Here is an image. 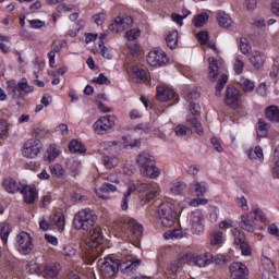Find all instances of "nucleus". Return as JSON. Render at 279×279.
<instances>
[{
    "mask_svg": "<svg viewBox=\"0 0 279 279\" xmlns=\"http://www.w3.org/2000/svg\"><path fill=\"white\" fill-rule=\"evenodd\" d=\"M229 271L232 279H247L250 276V269L241 262H234L230 265Z\"/></svg>",
    "mask_w": 279,
    "mask_h": 279,
    "instance_id": "15",
    "label": "nucleus"
},
{
    "mask_svg": "<svg viewBox=\"0 0 279 279\" xmlns=\"http://www.w3.org/2000/svg\"><path fill=\"white\" fill-rule=\"evenodd\" d=\"M247 156L250 160H259V162H263L265 158L260 146H256L254 150H248Z\"/></svg>",
    "mask_w": 279,
    "mask_h": 279,
    "instance_id": "34",
    "label": "nucleus"
},
{
    "mask_svg": "<svg viewBox=\"0 0 279 279\" xmlns=\"http://www.w3.org/2000/svg\"><path fill=\"white\" fill-rule=\"evenodd\" d=\"M60 156V151L56 146H50V148L47 151V160L48 162H53L56 158Z\"/></svg>",
    "mask_w": 279,
    "mask_h": 279,
    "instance_id": "48",
    "label": "nucleus"
},
{
    "mask_svg": "<svg viewBox=\"0 0 279 279\" xmlns=\"http://www.w3.org/2000/svg\"><path fill=\"white\" fill-rule=\"evenodd\" d=\"M156 97L158 101H161V102L171 101V99L175 97V92L167 85H158Z\"/></svg>",
    "mask_w": 279,
    "mask_h": 279,
    "instance_id": "17",
    "label": "nucleus"
},
{
    "mask_svg": "<svg viewBox=\"0 0 279 279\" xmlns=\"http://www.w3.org/2000/svg\"><path fill=\"white\" fill-rule=\"evenodd\" d=\"M197 38H198L201 45H207V44H208V32H206V31H201V32L197 34Z\"/></svg>",
    "mask_w": 279,
    "mask_h": 279,
    "instance_id": "63",
    "label": "nucleus"
},
{
    "mask_svg": "<svg viewBox=\"0 0 279 279\" xmlns=\"http://www.w3.org/2000/svg\"><path fill=\"white\" fill-rule=\"evenodd\" d=\"M225 239H223V232L221 231H217L213 233V238H211V245H221V243H223Z\"/></svg>",
    "mask_w": 279,
    "mask_h": 279,
    "instance_id": "50",
    "label": "nucleus"
},
{
    "mask_svg": "<svg viewBox=\"0 0 279 279\" xmlns=\"http://www.w3.org/2000/svg\"><path fill=\"white\" fill-rule=\"evenodd\" d=\"M271 12L275 16L279 17V0H274L271 2Z\"/></svg>",
    "mask_w": 279,
    "mask_h": 279,
    "instance_id": "64",
    "label": "nucleus"
},
{
    "mask_svg": "<svg viewBox=\"0 0 279 279\" xmlns=\"http://www.w3.org/2000/svg\"><path fill=\"white\" fill-rule=\"evenodd\" d=\"M60 270L57 265H46L44 267V278H58Z\"/></svg>",
    "mask_w": 279,
    "mask_h": 279,
    "instance_id": "30",
    "label": "nucleus"
},
{
    "mask_svg": "<svg viewBox=\"0 0 279 279\" xmlns=\"http://www.w3.org/2000/svg\"><path fill=\"white\" fill-rule=\"evenodd\" d=\"M157 215L163 228H171V226L175 223V218L178 217L175 205L169 202L161 203L157 209Z\"/></svg>",
    "mask_w": 279,
    "mask_h": 279,
    "instance_id": "5",
    "label": "nucleus"
},
{
    "mask_svg": "<svg viewBox=\"0 0 279 279\" xmlns=\"http://www.w3.org/2000/svg\"><path fill=\"white\" fill-rule=\"evenodd\" d=\"M267 232L271 236H276L277 239L279 238V228L276 226V223L268 225Z\"/></svg>",
    "mask_w": 279,
    "mask_h": 279,
    "instance_id": "60",
    "label": "nucleus"
},
{
    "mask_svg": "<svg viewBox=\"0 0 279 279\" xmlns=\"http://www.w3.org/2000/svg\"><path fill=\"white\" fill-rule=\"evenodd\" d=\"M232 235H233L234 245H241L242 243H245V233L240 229H233Z\"/></svg>",
    "mask_w": 279,
    "mask_h": 279,
    "instance_id": "37",
    "label": "nucleus"
},
{
    "mask_svg": "<svg viewBox=\"0 0 279 279\" xmlns=\"http://www.w3.org/2000/svg\"><path fill=\"white\" fill-rule=\"evenodd\" d=\"M125 221L130 228L133 239H141V236H143V225L138 223L133 218H126Z\"/></svg>",
    "mask_w": 279,
    "mask_h": 279,
    "instance_id": "23",
    "label": "nucleus"
},
{
    "mask_svg": "<svg viewBox=\"0 0 279 279\" xmlns=\"http://www.w3.org/2000/svg\"><path fill=\"white\" fill-rule=\"evenodd\" d=\"M131 141H132V136L128 135V136H122L120 142H108V145L109 147H117V145H120L122 149H131V146H130Z\"/></svg>",
    "mask_w": 279,
    "mask_h": 279,
    "instance_id": "32",
    "label": "nucleus"
},
{
    "mask_svg": "<svg viewBox=\"0 0 279 279\" xmlns=\"http://www.w3.org/2000/svg\"><path fill=\"white\" fill-rule=\"evenodd\" d=\"M49 134V131L45 128H36L33 131V135L35 136L34 141H40L45 138Z\"/></svg>",
    "mask_w": 279,
    "mask_h": 279,
    "instance_id": "47",
    "label": "nucleus"
},
{
    "mask_svg": "<svg viewBox=\"0 0 279 279\" xmlns=\"http://www.w3.org/2000/svg\"><path fill=\"white\" fill-rule=\"evenodd\" d=\"M190 226L192 234H204L206 228V218H204V213L199 209H196L190 215Z\"/></svg>",
    "mask_w": 279,
    "mask_h": 279,
    "instance_id": "10",
    "label": "nucleus"
},
{
    "mask_svg": "<svg viewBox=\"0 0 279 279\" xmlns=\"http://www.w3.org/2000/svg\"><path fill=\"white\" fill-rule=\"evenodd\" d=\"M119 269H120L119 259L107 257L105 258V262L100 267V276L104 279L114 278L117 277V274H119Z\"/></svg>",
    "mask_w": 279,
    "mask_h": 279,
    "instance_id": "11",
    "label": "nucleus"
},
{
    "mask_svg": "<svg viewBox=\"0 0 279 279\" xmlns=\"http://www.w3.org/2000/svg\"><path fill=\"white\" fill-rule=\"evenodd\" d=\"M86 251H85V260L87 265H93L94 260H97L99 256V247L104 243V232L100 227H94L89 230L87 240H86Z\"/></svg>",
    "mask_w": 279,
    "mask_h": 279,
    "instance_id": "2",
    "label": "nucleus"
},
{
    "mask_svg": "<svg viewBox=\"0 0 279 279\" xmlns=\"http://www.w3.org/2000/svg\"><path fill=\"white\" fill-rule=\"evenodd\" d=\"M97 221V216L95 211L90 209H83L78 211L73 218V227L75 230H88L93 228Z\"/></svg>",
    "mask_w": 279,
    "mask_h": 279,
    "instance_id": "4",
    "label": "nucleus"
},
{
    "mask_svg": "<svg viewBox=\"0 0 279 279\" xmlns=\"http://www.w3.org/2000/svg\"><path fill=\"white\" fill-rule=\"evenodd\" d=\"M235 204H238V206H240V208H242V210H250V206H247V199L245 198V196H240L235 198Z\"/></svg>",
    "mask_w": 279,
    "mask_h": 279,
    "instance_id": "57",
    "label": "nucleus"
},
{
    "mask_svg": "<svg viewBox=\"0 0 279 279\" xmlns=\"http://www.w3.org/2000/svg\"><path fill=\"white\" fill-rule=\"evenodd\" d=\"M250 60L255 69H260V66H263V64H265V54H263L258 50H255L253 52L252 57L250 58Z\"/></svg>",
    "mask_w": 279,
    "mask_h": 279,
    "instance_id": "28",
    "label": "nucleus"
},
{
    "mask_svg": "<svg viewBox=\"0 0 279 279\" xmlns=\"http://www.w3.org/2000/svg\"><path fill=\"white\" fill-rule=\"evenodd\" d=\"M240 51L244 54L247 56L250 51H252V45H250V40L245 37L240 38Z\"/></svg>",
    "mask_w": 279,
    "mask_h": 279,
    "instance_id": "41",
    "label": "nucleus"
},
{
    "mask_svg": "<svg viewBox=\"0 0 279 279\" xmlns=\"http://www.w3.org/2000/svg\"><path fill=\"white\" fill-rule=\"evenodd\" d=\"M217 23L223 29H230L232 27V17L226 12H218L216 15Z\"/></svg>",
    "mask_w": 279,
    "mask_h": 279,
    "instance_id": "25",
    "label": "nucleus"
},
{
    "mask_svg": "<svg viewBox=\"0 0 279 279\" xmlns=\"http://www.w3.org/2000/svg\"><path fill=\"white\" fill-rule=\"evenodd\" d=\"M43 149V142L31 138L24 143L22 154L24 158H36Z\"/></svg>",
    "mask_w": 279,
    "mask_h": 279,
    "instance_id": "12",
    "label": "nucleus"
},
{
    "mask_svg": "<svg viewBox=\"0 0 279 279\" xmlns=\"http://www.w3.org/2000/svg\"><path fill=\"white\" fill-rule=\"evenodd\" d=\"M135 162L144 178L156 180L160 175V169L156 167L154 157L148 151L140 153Z\"/></svg>",
    "mask_w": 279,
    "mask_h": 279,
    "instance_id": "3",
    "label": "nucleus"
},
{
    "mask_svg": "<svg viewBox=\"0 0 279 279\" xmlns=\"http://www.w3.org/2000/svg\"><path fill=\"white\" fill-rule=\"evenodd\" d=\"M109 32H112L113 34H119L123 31V27L121 26V22H119V17H117L110 25H109Z\"/></svg>",
    "mask_w": 279,
    "mask_h": 279,
    "instance_id": "49",
    "label": "nucleus"
},
{
    "mask_svg": "<svg viewBox=\"0 0 279 279\" xmlns=\"http://www.w3.org/2000/svg\"><path fill=\"white\" fill-rule=\"evenodd\" d=\"M265 118L272 123H279V108L278 106H269L265 110Z\"/></svg>",
    "mask_w": 279,
    "mask_h": 279,
    "instance_id": "27",
    "label": "nucleus"
},
{
    "mask_svg": "<svg viewBox=\"0 0 279 279\" xmlns=\"http://www.w3.org/2000/svg\"><path fill=\"white\" fill-rule=\"evenodd\" d=\"M208 23L207 13H201L194 17V26L195 27H204Z\"/></svg>",
    "mask_w": 279,
    "mask_h": 279,
    "instance_id": "43",
    "label": "nucleus"
},
{
    "mask_svg": "<svg viewBox=\"0 0 279 279\" xmlns=\"http://www.w3.org/2000/svg\"><path fill=\"white\" fill-rule=\"evenodd\" d=\"M28 23L32 29H43L45 27V21L43 20H31Z\"/></svg>",
    "mask_w": 279,
    "mask_h": 279,
    "instance_id": "58",
    "label": "nucleus"
},
{
    "mask_svg": "<svg viewBox=\"0 0 279 279\" xmlns=\"http://www.w3.org/2000/svg\"><path fill=\"white\" fill-rule=\"evenodd\" d=\"M140 36L141 29L138 28H132L125 33V38H128V40H136V38H138Z\"/></svg>",
    "mask_w": 279,
    "mask_h": 279,
    "instance_id": "54",
    "label": "nucleus"
},
{
    "mask_svg": "<svg viewBox=\"0 0 279 279\" xmlns=\"http://www.w3.org/2000/svg\"><path fill=\"white\" fill-rule=\"evenodd\" d=\"M225 102L230 108H239L241 105V90L234 86H228Z\"/></svg>",
    "mask_w": 279,
    "mask_h": 279,
    "instance_id": "13",
    "label": "nucleus"
},
{
    "mask_svg": "<svg viewBox=\"0 0 279 279\" xmlns=\"http://www.w3.org/2000/svg\"><path fill=\"white\" fill-rule=\"evenodd\" d=\"M165 239L169 240V239H182V230L180 229H174L171 231H167L163 234Z\"/></svg>",
    "mask_w": 279,
    "mask_h": 279,
    "instance_id": "52",
    "label": "nucleus"
},
{
    "mask_svg": "<svg viewBox=\"0 0 279 279\" xmlns=\"http://www.w3.org/2000/svg\"><path fill=\"white\" fill-rule=\"evenodd\" d=\"M141 259H128L125 262H121L119 260V265H120V271L122 274H125L126 276H130L132 274H134V271H136V269H138V267H141Z\"/></svg>",
    "mask_w": 279,
    "mask_h": 279,
    "instance_id": "16",
    "label": "nucleus"
},
{
    "mask_svg": "<svg viewBox=\"0 0 279 279\" xmlns=\"http://www.w3.org/2000/svg\"><path fill=\"white\" fill-rule=\"evenodd\" d=\"M82 27H84V20L75 22L73 25L71 36H77V33L80 32V29H82Z\"/></svg>",
    "mask_w": 279,
    "mask_h": 279,
    "instance_id": "62",
    "label": "nucleus"
},
{
    "mask_svg": "<svg viewBox=\"0 0 279 279\" xmlns=\"http://www.w3.org/2000/svg\"><path fill=\"white\" fill-rule=\"evenodd\" d=\"M209 70H208V80L210 82H215L217 80V76L219 75V69H221V64L219 61H217L215 58L209 57Z\"/></svg>",
    "mask_w": 279,
    "mask_h": 279,
    "instance_id": "24",
    "label": "nucleus"
},
{
    "mask_svg": "<svg viewBox=\"0 0 279 279\" xmlns=\"http://www.w3.org/2000/svg\"><path fill=\"white\" fill-rule=\"evenodd\" d=\"M189 110L190 114L186 118V123L194 132H196V134L202 136L204 134V129L202 128V122L197 119L201 114L202 107L199 104L190 102Z\"/></svg>",
    "mask_w": 279,
    "mask_h": 279,
    "instance_id": "6",
    "label": "nucleus"
},
{
    "mask_svg": "<svg viewBox=\"0 0 279 279\" xmlns=\"http://www.w3.org/2000/svg\"><path fill=\"white\" fill-rule=\"evenodd\" d=\"M11 233H12V223L10 222L0 223V239L3 245H8V239H10Z\"/></svg>",
    "mask_w": 279,
    "mask_h": 279,
    "instance_id": "26",
    "label": "nucleus"
},
{
    "mask_svg": "<svg viewBox=\"0 0 279 279\" xmlns=\"http://www.w3.org/2000/svg\"><path fill=\"white\" fill-rule=\"evenodd\" d=\"M170 191L171 193H173V195H182L184 191H186V184L182 182H177L173 184Z\"/></svg>",
    "mask_w": 279,
    "mask_h": 279,
    "instance_id": "45",
    "label": "nucleus"
},
{
    "mask_svg": "<svg viewBox=\"0 0 279 279\" xmlns=\"http://www.w3.org/2000/svg\"><path fill=\"white\" fill-rule=\"evenodd\" d=\"M117 121L118 119L114 114L100 117L93 125L95 134H98L99 136L108 134V131L117 125Z\"/></svg>",
    "mask_w": 279,
    "mask_h": 279,
    "instance_id": "7",
    "label": "nucleus"
},
{
    "mask_svg": "<svg viewBox=\"0 0 279 279\" xmlns=\"http://www.w3.org/2000/svg\"><path fill=\"white\" fill-rule=\"evenodd\" d=\"M254 216L255 221H267V216H265V213L260 208H258V205H255L252 207V211Z\"/></svg>",
    "mask_w": 279,
    "mask_h": 279,
    "instance_id": "42",
    "label": "nucleus"
},
{
    "mask_svg": "<svg viewBox=\"0 0 279 279\" xmlns=\"http://www.w3.org/2000/svg\"><path fill=\"white\" fill-rule=\"evenodd\" d=\"M226 84H228V75L221 74L216 86V97H221V90H223Z\"/></svg>",
    "mask_w": 279,
    "mask_h": 279,
    "instance_id": "40",
    "label": "nucleus"
},
{
    "mask_svg": "<svg viewBox=\"0 0 279 279\" xmlns=\"http://www.w3.org/2000/svg\"><path fill=\"white\" fill-rule=\"evenodd\" d=\"M147 62L150 66H165L169 62V58L162 50H153L147 56Z\"/></svg>",
    "mask_w": 279,
    "mask_h": 279,
    "instance_id": "14",
    "label": "nucleus"
},
{
    "mask_svg": "<svg viewBox=\"0 0 279 279\" xmlns=\"http://www.w3.org/2000/svg\"><path fill=\"white\" fill-rule=\"evenodd\" d=\"M174 133L180 138H184V136H189L190 134H192V130L184 124H179L174 128Z\"/></svg>",
    "mask_w": 279,
    "mask_h": 279,
    "instance_id": "35",
    "label": "nucleus"
},
{
    "mask_svg": "<svg viewBox=\"0 0 279 279\" xmlns=\"http://www.w3.org/2000/svg\"><path fill=\"white\" fill-rule=\"evenodd\" d=\"M34 93V85H29L27 80L25 77H22L19 81V95L16 96V99H23V95H32Z\"/></svg>",
    "mask_w": 279,
    "mask_h": 279,
    "instance_id": "22",
    "label": "nucleus"
},
{
    "mask_svg": "<svg viewBox=\"0 0 279 279\" xmlns=\"http://www.w3.org/2000/svg\"><path fill=\"white\" fill-rule=\"evenodd\" d=\"M239 245L243 256H252V247L250 246V243H247V241L242 242Z\"/></svg>",
    "mask_w": 279,
    "mask_h": 279,
    "instance_id": "56",
    "label": "nucleus"
},
{
    "mask_svg": "<svg viewBox=\"0 0 279 279\" xmlns=\"http://www.w3.org/2000/svg\"><path fill=\"white\" fill-rule=\"evenodd\" d=\"M185 97H186L187 100L199 99V97H202V94L199 93V89L194 87L192 89L185 90Z\"/></svg>",
    "mask_w": 279,
    "mask_h": 279,
    "instance_id": "51",
    "label": "nucleus"
},
{
    "mask_svg": "<svg viewBox=\"0 0 279 279\" xmlns=\"http://www.w3.org/2000/svg\"><path fill=\"white\" fill-rule=\"evenodd\" d=\"M135 189L138 193H146L142 198L144 204L156 199L160 195V186L156 182L138 183Z\"/></svg>",
    "mask_w": 279,
    "mask_h": 279,
    "instance_id": "9",
    "label": "nucleus"
},
{
    "mask_svg": "<svg viewBox=\"0 0 279 279\" xmlns=\"http://www.w3.org/2000/svg\"><path fill=\"white\" fill-rule=\"evenodd\" d=\"M215 260V257L210 253H205L192 257L191 263L195 267H208Z\"/></svg>",
    "mask_w": 279,
    "mask_h": 279,
    "instance_id": "19",
    "label": "nucleus"
},
{
    "mask_svg": "<svg viewBox=\"0 0 279 279\" xmlns=\"http://www.w3.org/2000/svg\"><path fill=\"white\" fill-rule=\"evenodd\" d=\"M117 191V185L112 183H102L101 186L95 189L96 195L101 199H110V194Z\"/></svg>",
    "mask_w": 279,
    "mask_h": 279,
    "instance_id": "18",
    "label": "nucleus"
},
{
    "mask_svg": "<svg viewBox=\"0 0 279 279\" xmlns=\"http://www.w3.org/2000/svg\"><path fill=\"white\" fill-rule=\"evenodd\" d=\"M178 40H179V33L178 31L170 32L168 36L166 37L167 46L170 49H177L178 48Z\"/></svg>",
    "mask_w": 279,
    "mask_h": 279,
    "instance_id": "31",
    "label": "nucleus"
},
{
    "mask_svg": "<svg viewBox=\"0 0 279 279\" xmlns=\"http://www.w3.org/2000/svg\"><path fill=\"white\" fill-rule=\"evenodd\" d=\"M240 85L244 93H253L254 88H256V85L254 82H252L250 78L242 77L240 80Z\"/></svg>",
    "mask_w": 279,
    "mask_h": 279,
    "instance_id": "36",
    "label": "nucleus"
},
{
    "mask_svg": "<svg viewBox=\"0 0 279 279\" xmlns=\"http://www.w3.org/2000/svg\"><path fill=\"white\" fill-rule=\"evenodd\" d=\"M52 223H54V226H57V228H59V230H64V223H65L64 214L57 213L52 217Z\"/></svg>",
    "mask_w": 279,
    "mask_h": 279,
    "instance_id": "39",
    "label": "nucleus"
},
{
    "mask_svg": "<svg viewBox=\"0 0 279 279\" xmlns=\"http://www.w3.org/2000/svg\"><path fill=\"white\" fill-rule=\"evenodd\" d=\"M118 21L124 32L129 27H132V25L134 24V20L132 19V16H124V17L118 16Z\"/></svg>",
    "mask_w": 279,
    "mask_h": 279,
    "instance_id": "44",
    "label": "nucleus"
},
{
    "mask_svg": "<svg viewBox=\"0 0 279 279\" xmlns=\"http://www.w3.org/2000/svg\"><path fill=\"white\" fill-rule=\"evenodd\" d=\"M135 130H142L145 134H149L154 130V124L149 122L140 123L135 126Z\"/></svg>",
    "mask_w": 279,
    "mask_h": 279,
    "instance_id": "53",
    "label": "nucleus"
},
{
    "mask_svg": "<svg viewBox=\"0 0 279 279\" xmlns=\"http://www.w3.org/2000/svg\"><path fill=\"white\" fill-rule=\"evenodd\" d=\"M134 75L137 77V80H141V82H147V71L137 69L134 71Z\"/></svg>",
    "mask_w": 279,
    "mask_h": 279,
    "instance_id": "59",
    "label": "nucleus"
},
{
    "mask_svg": "<svg viewBox=\"0 0 279 279\" xmlns=\"http://www.w3.org/2000/svg\"><path fill=\"white\" fill-rule=\"evenodd\" d=\"M16 243L17 252L22 256H28V254H32L34 250V239L32 238V234L26 231H21L16 235Z\"/></svg>",
    "mask_w": 279,
    "mask_h": 279,
    "instance_id": "8",
    "label": "nucleus"
},
{
    "mask_svg": "<svg viewBox=\"0 0 279 279\" xmlns=\"http://www.w3.org/2000/svg\"><path fill=\"white\" fill-rule=\"evenodd\" d=\"M239 226L241 230H245L246 232H254V230H256V227L254 225V218L252 217V213H246L242 215Z\"/></svg>",
    "mask_w": 279,
    "mask_h": 279,
    "instance_id": "20",
    "label": "nucleus"
},
{
    "mask_svg": "<svg viewBox=\"0 0 279 279\" xmlns=\"http://www.w3.org/2000/svg\"><path fill=\"white\" fill-rule=\"evenodd\" d=\"M190 191L196 197H204V194L208 191V184L204 181H194L190 184Z\"/></svg>",
    "mask_w": 279,
    "mask_h": 279,
    "instance_id": "21",
    "label": "nucleus"
},
{
    "mask_svg": "<svg viewBox=\"0 0 279 279\" xmlns=\"http://www.w3.org/2000/svg\"><path fill=\"white\" fill-rule=\"evenodd\" d=\"M64 168L60 163H54L52 167H50V173L56 178H62V175H64Z\"/></svg>",
    "mask_w": 279,
    "mask_h": 279,
    "instance_id": "46",
    "label": "nucleus"
},
{
    "mask_svg": "<svg viewBox=\"0 0 279 279\" xmlns=\"http://www.w3.org/2000/svg\"><path fill=\"white\" fill-rule=\"evenodd\" d=\"M102 162L106 169H114L119 165V159L117 157L104 156Z\"/></svg>",
    "mask_w": 279,
    "mask_h": 279,
    "instance_id": "38",
    "label": "nucleus"
},
{
    "mask_svg": "<svg viewBox=\"0 0 279 279\" xmlns=\"http://www.w3.org/2000/svg\"><path fill=\"white\" fill-rule=\"evenodd\" d=\"M269 134V124L265 120H259L257 123V136L259 138H265Z\"/></svg>",
    "mask_w": 279,
    "mask_h": 279,
    "instance_id": "33",
    "label": "nucleus"
},
{
    "mask_svg": "<svg viewBox=\"0 0 279 279\" xmlns=\"http://www.w3.org/2000/svg\"><path fill=\"white\" fill-rule=\"evenodd\" d=\"M71 154H78L80 156H84V154H86V146L77 140H72Z\"/></svg>",
    "mask_w": 279,
    "mask_h": 279,
    "instance_id": "29",
    "label": "nucleus"
},
{
    "mask_svg": "<svg viewBox=\"0 0 279 279\" xmlns=\"http://www.w3.org/2000/svg\"><path fill=\"white\" fill-rule=\"evenodd\" d=\"M8 88L11 93H14L13 97H17L16 93H19V82L12 80L8 82Z\"/></svg>",
    "mask_w": 279,
    "mask_h": 279,
    "instance_id": "61",
    "label": "nucleus"
},
{
    "mask_svg": "<svg viewBox=\"0 0 279 279\" xmlns=\"http://www.w3.org/2000/svg\"><path fill=\"white\" fill-rule=\"evenodd\" d=\"M132 196V187H130L122 197L121 208L122 210H128V204L130 202V197Z\"/></svg>",
    "mask_w": 279,
    "mask_h": 279,
    "instance_id": "55",
    "label": "nucleus"
},
{
    "mask_svg": "<svg viewBox=\"0 0 279 279\" xmlns=\"http://www.w3.org/2000/svg\"><path fill=\"white\" fill-rule=\"evenodd\" d=\"M2 186L7 191V193H21L23 195V199L25 204L32 205L36 202V197L38 193L36 192V185L27 184V181L17 182L14 178H5L2 181Z\"/></svg>",
    "mask_w": 279,
    "mask_h": 279,
    "instance_id": "1",
    "label": "nucleus"
}]
</instances>
